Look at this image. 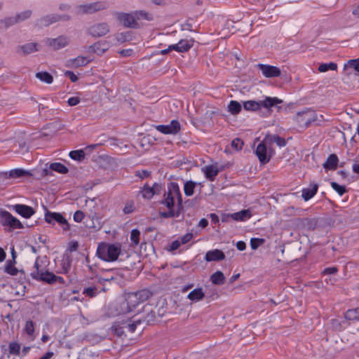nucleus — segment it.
I'll return each instance as SVG.
<instances>
[{
    "instance_id": "1",
    "label": "nucleus",
    "mask_w": 359,
    "mask_h": 359,
    "mask_svg": "<svg viewBox=\"0 0 359 359\" xmlns=\"http://www.w3.org/2000/svg\"><path fill=\"white\" fill-rule=\"evenodd\" d=\"M154 313L151 311L144 319L134 316L131 319L128 318L127 320H117L113 324L112 330L118 336H121L125 334L126 331L133 332L137 325H140L144 322H146V324H149L151 321L154 320Z\"/></svg>"
},
{
    "instance_id": "2",
    "label": "nucleus",
    "mask_w": 359,
    "mask_h": 359,
    "mask_svg": "<svg viewBox=\"0 0 359 359\" xmlns=\"http://www.w3.org/2000/svg\"><path fill=\"white\" fill-rule=\"evenodd\" d=\"M163 197L161 203L167 208H174L175 198H176L177 200V207L179 209H183L182 194L180 187L176 182H172L168 184V191L164 193Z\"/></svg>"
},
{
    "instance_id": "3",
    "label": "nucleus",
    "mask_w": 359,
    "mask_h": 359,
    "mask_svg": "<svg viewBox=\"0 0 359 359\" xmlns=\"http://www.w3.org/2000/svg\"><path fill=\"white\" fill-rule=\"evenodd\" d=\"M121 253L119 244H108L101 243L98 245L96 255L102 260L106 262L116 261Z\"/></svg>"
},
{
    "instance_id": "4",
    "label": "nucleus",
    "mask_w": 359,
    "mask_h": 359,
    "mask_svg": "<svg viewBox=\"0 0 359 359\" xmlns=\"http://www.w3.org/2000/svg\"><path fill=\"white\" fill-rule=\"evenodd\" d=\"M34 268L36 269L35 271L31 273V276L32 278L36 280L47 283L48 284H53L57 282H59L60 283H64V279L62 277L57 276L53 273L49 272L48 271H43L42 269H39L38 259L34 263Z\"/></svg>"
},
{
    "instance_id": "5",
    "label": "nucleus",
    "mask_w": 359,
    "mask_h": 359,
    "mask_svg": "<svg viewBox=\"0 0 359 359\" xmlns=\"http://www.w3.org/2000/svg\"><path fill=\"white\" fill-rule=\"evenodd\" d=\"M117 22L125 28L139 29L140 25L136 20L135 11L130 13L114 12Z\"/></svg>"
},
{
    "instance_id": "6",
    "label": "nucleus",
    "mask_w": 359,
    "mask_h": 359,
    "mask_svg": "<svg viewBox=\"0 0 359 359\" xmlns=\"http://www.w3.org/2000/svg\"><path fill=\"white\" fill-rule=\"evenodd\" d=\"M109 8V4L104 1H97L77 6L78 14L93 15L95 13L104 11Z\"/></svg>"
},
{
    "instance_id": "7",
    "label": "nucleus",
    "mask_w": 359,
    "mask_h": 359,
    "mask_svg": "<svg viewBox=\"0 0 359 359\" xmlns=\"http://www.w3.org/2000/svg\"><path fill=\"white\" fill-rule=\"evenodd\" d=\"M0 224L4 226H8L10 230L23 229V224L16 217H13L8 211L0 209Z\"/></svg>"
},
{
    "instance_id": "8",
    "label": "nucleus",
    "mask_w": 359,
    "mask_h": 359,
    "mask_svg": "<svg viewBox=\"0 0 359 359\" xmlns=\"http://www.w3.org/2000/svg\"><path fill=\"white\" fill-rule=\"evenodd\" d=\"M110 32V27L107 22L94 23L88 27L86 33L93 38L105 36Z\"/></svg>"
},
{
    "instance_id": "9",
    "label": "nucleus",
    "mask_w": 359,
    "mask_h": 359,
    "mask_svg": "<svg viewBox=\"0 0 359 359\" xmlns=\"http://www.w3.org/2000/svg\"><path fill=\"white\" fill-rule=\"evenodd\" d=\"M45 221L52 224H55V222L58 223L64 231H69L70 229V225L67 220L59 212L47 211L45 214Z\"/></svg>"
},
{
    "instance_id": "10",
    "label": "nucleus",
    "mask_w": 359,
    "mask_h": 359,
    "mask_svg": "<svg viewBox=\"0 0 359 359\" xmlns=\"http://www.w3.org/2000/svg\"><path fill=\"white\" fill-rule=\"evenodd\" d=\"M316 120V114L315 111L307 109L302 111L297 112L296 115V121L301 126L305 128L309 127L311 123Z\"/></svg>"
},
{
    "instance_id": "11",
    "label": "nucleus",
    "mask_w": 359,
    "mask_h": 359,
    "mask_svg": "<svg viewBox=\"0 0 359 359\" xmlns=\"http://www.w3.org/2000/svg\"><path fill=\"white\" fill-rule=\"evenodd\" d=\"M69 37L61 35L55 39L48 38L46 40V43L54 50H57L67 46L69 43Z\"/></svg>"
},
{
    "instance_id": "12",
    "label": "nucleus",
    "mask_w": 359,
    "mask_h": 359,
    "mask_svg": "<svg viewBox=\"0 0 359 359\" xmlns=\"http://www.w3.org/2000/svg\"><path fill=\"white\" fill-rule=\"evenodd\" d=\"M156 129L165 135H176L180 130V123L177 120H172L168 125H158Z\"/></svg>"
},
{
    "instance_id": "13",
    "label": "nucleus",
    "mask_w": 359,
    "mask_h": 359,
    "mask_svg": "<svg viewBox=\"0 0 359 359\" xmlns=\"http://www.w3.org/2000/svg\"><path fill=\"white\" fill-rule=\"evenodd\" d=\"M257 67L262 71L263 75L266 78L277 77L280 75V69L275 66L258 64Z\"/></svg>"
},
{
    "instance_id": "14",
    "label": "nucleus",
    "mask_w": 359,
    "mask_h": 359,
    "mask_svg": "<svg viewBox=\"0 0 359 359\" xmlns=\"http://www.w3.org/2000/svg\"><path fill=\"white\" fill-rule=\"evenodd\" d=\"M266 144H269L265 142L264 139L263 141L257 145V149L255 150V154L257 155L259 162L262 164L267 163L271 158L270 155H267Z\"/></svg>"
},
{
    "instance_id": "15",
    "label": "nucleus",
    "mask_w": 359,
    "mask_h": 359,
    "mask_svg": "<svg viewBox=\"0 0 359 359\" xmlns=\"http://www.w3.org/2000/svg\"><path fill=\"white\" fill-rule=\"evenodd\" d=\"M30 172L22 168H16L8 172H0V178L4 179H17L25 176H31Z\"/></svg>"
},
{
    "instance_id": "16",
    "label": "nucleus",
    "mask_w": 359,
    "mask_h": 359,
    "mask_svg": "<svg viewBox=\"0 0 359 359\" xmlns=\"http://www.w3.org/2000/svg\"><path fill=\"white\" fill-rule=\"evenodd\" d=\"M109 49V43L106 41H99L88 47V52L96 53L98 55H102Z\"/></svg>"
},
{
    "instance_id": "17",
    "label": "nucleus",
    "mask_w": 359,
    "mask_h": 359,
    "mask_svg": "<svg viewBox=\"0 0 359 359\" xmlns=\"http://www.w3.org/2000/svg\"><path fill=\"white\" fill-rule=\"evenodd\" d=\"M12 208L25 218H29L35 213L34 208L23 204L14 205L12 206Z\"/></svg>"
},
{
    "instance_id": "18",
    "label": "nucleus",
    "mask_w": 359,
    "mask_h": 359,
    "mask_svg": "<svg viewBox=\"0 0 359 359\" xmlns=\"http://www.w3.org/2000/svg\"><path fill=\"white\" fill-rule=\"evenodd\" d=\"M37 46L38 44L34 42L18 46L16 47V52L20 55L25 56L38 51Z\"/></svg>"
},
{
    "instance_id": "19",
    "label": "nucleus",
    "mask_w": 359,
    "mask_h": 359,
    "mask_svg": "<svg viewBox=\"0 0 359 359\" xmlns=\"http://www.w3.org/2000/svg\"><path fill=\"white\" fill-rule=\"evenodd\" d=\"M140 302L138 300V297L136 295L135 292H130L126 294L125 302L123 303V305H126V311H131L133 309H135L138 304H140Z\"/></svg>"
},
{
    "instance_id": "20",
    "label": "nucleus",
    "mask_w": 359,
    "mask_h": 359,
    "mask_svg": "<svg viewBox=\"0 0 359 359\" xmlns=\"http://www.w3.org/2000/svg\"><path fill=\"white\" fill-rule=\"evenodd\" d=\"M283 100L278 97H266L264 100L259 101L260 109L264 107L268 110L270 114L271 111V107L276 106L278 104L283 103Z\"/></svg>"
},
{
    "instance_id": "21",
    "label": "nucleus",
    "mask_w": 359,
    "mask_h": 359,
    "mask_svg": "<svg viewBox=\"0 0 359 359\" xmlns=\"http://www.w3.org/2000/svg\"><path fill=\"white\" fill-rule=\"evenodd\" d=\"M59 14H50L45 15L40 19H39L36 22L37 25L39 27H47L50 25L57 22L59 21Z\"/></svg>"
},
{
    "instance_id": "22",
    "label": "nucleus",
    "mask_w": 359,
    "mask_h": 359,
    "mask_svg": "<svg viewBox=\"0 0 359 359\" xmlns=\"http://www.w3.org/2000/svg\"><path fill=\"white\" fill-rule=\"evenodd\" d=\"M225 259L224 253L218 249L209 250L206 252L205 259L207 262H218Z\"/></svg>"
},
{
    "instance_id": "23",
    "label": "nucleus",
    "mask_w": 359,
    "mask_h": 359,
    "mask_svg": "<svg viewBox=\"0 0 359 359\" xmlns=\"http://www.w3.org/2000/svg\"><path fill=\"white\" fill-rule=\"evenodd\" d=\"M338 161L337 156L332 154L327 157L323 166L325 170H334L337 168Z\"/></svg>"
},
{
    "instance_id": "24",
    "label": "nucleus",
    "mask_w": 359,
    "mask_h": 359,
    "mask_svg": "<svg viewBox=\"0 0 359 359\" xmlns=\"http://www.w3.org/2000/svg\"><path fill=\"white\" fill-rule=\"evenodd\" d=\"M318 189V184L316 183H313L310 185L309 187L304 189L302 190V198L306 201H309L316 194Z\"/></svg>"
},
{
    "instance_id": "25",
    "label": "nucleus",
    "mask_w": 359,
    "mask_h": 359,
    "mask_svg": "<svg viewBox=\"0 0 359 359\" xmlns=\"http://www.w3.org/2000/svg\"><path fill=\"white\" fill-rule=\"evenodd\" d=\"M202 170L203 171L206 178L210 181H213L215 177L219 173L218 168L213 165L205 166L202 168Z\"/></svg>"
},
{
    "instance_id": "26",
    "label": "nucleus",
    "mask_w": 359,
    "mask_h": 359,
    "mask_svg": "<svg viewBox=\"0 0 359 359\" xmlns=\"http://www.w3.org/2000/svg\"><path fill=\"white\" fill-rule=\"evenodd\" d=\"M265 142L271 144L273 142L279 147H284L286 144V141L284 138L276 135H267L264 137Z\"/></svg>"
},
{
    "instance_id": "27",
    "label": "nucleus",
    "mask_w": 359,
    "mask_h": 359,
    "mask_svg": "<svg viewBox=\"0 0 359 359\" xmlns=\"http://www.w3.org/2000/svg\"><path fill=\"white\" fill-rule=\"evenodd\" d=\"M231 217L233 220L236 221H245L249 219L252 216L251 211L249 209L243 210L240 212H234L231 214Z\"/></svg>"
},
{
    "instance_id": "28",
    "label": "nucleus",
    "mask_w": 359,
    "mask_h": 359,
    "mask_svg": "<svg viewBox=\"0 0 359 359\" xmlns=\"http://www.w3.org/2000/svg\"><path fill=\"white\" fill-rule=\"evenodd\" d=\"M210 280L214 285H222L225 283L226 278L222 271H217L210 276Z\"/></svg>"
},
{
    "instance_id": "29",
    "label": "nucleus",
    "mask_w": 359,
    "mask_h": 359,
    "mask_svg": "<svg viewBox=\"0 0 359 359\" xmlns=\"http://www.w3.org/2000/svg\"><path fill=\"white\" fill-rule=\"evenodd\" d=\"M90 62V60H88L86 57L83 56H78L76 58L72 59L68 61L69 62V65L73 67H79L86 66Z\"/></svg>"
},
{
    "instance_id": "30",
    "label": "nucleus",
    "mask_w": 359,
    "mask_h": 359,
    "mask_svg": "<svg viewBox=\"0 0 359 359\" xmlns=\"http://www.w3.org/2000/svg\"><path fill=\"white\" fill-rule=\"evenodd\" d=\"M205 297V294L201 288H196L190 292L188 294V299L193 302L202 300Z\"/></svg>"
},
{
    "instance_id": "31",
    "label": "nucleus",
    "mask_w": 359,
    "mask_h": 359,
    "mask_svg": "<svg viewBox=\"0 0 359 359\" xmlns=\"http://www.w3.org/2000/svg\"><path fill=\"white\" fill-rule=\"evenodd\" d=\"M168 211L167 212H160V217L162 218H170V217H178L182 209H179L177 207V209L175 210L173 208H168Z\"/></svg>"
},
{
    "instance_id": "32",
    "label": "nucleus",
    "mask_w": 359,
    "mask_h": 359,
    "mask_svg": "<svg viewBox=\"0 0 359 359\" xmlns=\"http://www.w3.org/2000/svg\"><path fill=\"white\" fill-rule=\"evenodd\" d=\"M198 183L193 182L191 180L187 181L184 183V191L186 196H191L194 194V189L196 188ZM201 183H198V185H201Z\"/></svg>"
},
{
    "instance_id": "33",
    "label": "nucleus",
    "mask_w": 359,
    "mask_h": 359,
    "mask_svg": "<svg viewBox=\"0 0 359 359\" xmlns=\"http://www.w3.org/2000/svg\"><path fill=\"white\" fill-rule=\"evenodd\" d=\"M36 77L41 81L47 84H50L53 82V76L47 72H40L36 74Z\"/></svg>"
},
{
    "instance_id": "34",
    "label": "nucleus",
    "mask_w": 359,
    "mask_h": 359,
    "mask_svg": "<svg viewBox=\"0 0 359 359\" xmlns=\"http://www.w3.org/2000/svg\"><path fill=\"white\" fill-rule=\"evenodd\" d=\"M243 107L247 111H256L260 109L259 101L248 100L243 102Z\"/></svg>"
},
{
    "instance_id": "35",
    "label": "nucleus",
    "mask_w": 359,
    "mask_h": 359,
    "mask_svg": "<svg viewBox=\"0 0 359 359\" xmlns=\"http://www.w3.org/2000/svg\"><path fill=\"white\" fill-rule=\"evenodd\" d=\"M344 317L347 320H356L359 321V310L358 308L348 310Z\"/></svg>"
},
{
    "instance_id": "36",
    "label": "nucleus",
    "mask_w": 359,
    "mask_h": 359,
    "mask_svg": "<svg viewBox=\"0 0 359 359\" xmlns=\"http://www.w3.org/2000/svg\"><path fill=\"white\" fill-rule=\"evenodd\" d=\"M50 169L57 172L61 174H66L68 172V168L63 164L60 163H52L50 166Z\"/></svg>"
},
{
    "instance_id": "37",
    "label": "nucleus",
    "mask_w": 359,
    "mask_h": 359,
    "mask_svg": "<svg viewBox=\"0 0 359 359\" xmlns=\"http://www.w3.org/2000/svg\"><path fill=\"white\" fill-rule=\"evenodd\" d=\"M135 294L138 297L140 303H142L147 301L152 295V293L149 290L147 289L135 292Z\"/></svg>"
},
{
    "instance_id": "38",
    "label": "nucleus",
    "mask_w": 359,
    "mask_h": 359,
    "mask_svg": "<svg viewBox=\"0 0 359 359\" xmlns=\"http://www.w3.org/2000/svg\"><path fill=\"white\" fill-rule=\"evenodd\" d=\"M15 261L8 260L6 262V264L5 266V272L11 275V276H15L18 273V270L17 268L15 267L14 263Z\"/></svg>"
},
{
    "instance_id": "39",
    "label": "nucleus",
    "mask_w": 359,
    "mask_h": 359,
    "mask_svg": "<svg viewBox=\"0 0 359 359\" xmlns=\"http://www.w3.org/2000/svg\"><path fill=\"white\" fill-rule=\"evenodd\" d=\"M229 111L233 115L238 114L241 111V104L234 100H231L228 106Z\"/></svg>"
},
{
    "instance_id": "40",
    "label": "nucleus",
    "mask_w": 359,
    "mask_h": 359,
    "mask_svg": "<svg viewBox=\"0 0 359 359\" xmlns=\"http://www.w3.org/2000/svg\"><path fill=\"white\" fill-rule=\"evenodd\" d=\"M135 14L137 21L141 19H144L148 21L153 20V15L151 13L145 12L144 11H135Z\"/></svg>"
},
{
    "instance_id": "41",
    "label": "nucleus",
    "mask_w": 359,
    "mask_h": 359,
    "mask_svg": "<svg viewBox=\"0 0 359 359\" xmlns=\"http://www.w3.org/2000/svg\"><path fill=\"white\" fill-rule=\"evenodd\" d=\"M337 69V65L334 62H330V63H323L320 64L318 67V70L320 72H325L330 70H336Z\"/></svg>"
},
{
    "instance_id": "42",
    "label": "nucleus",
    "mask_w": 359,
    "mask_h": 359,
    "mask_svg": "<svg viewBox=\"0 0 359 359\" xmlns=\"http://www.w3.org/2000/svg\"><path fill=\"white\" fill-rule=\"evenodd\" d=\"M69 156L71 158L81 161L85 158V153L83 150H76V151H72L69 152Z\"/></svg>"
},
{
    "instance_id": "43",
    "label": "nucleus",
    "mask_w": 359,
    "mask_h": 359,
    "mask_svg": "<svg viewBox=\"0 0 359 359\" xmlns=\"http://www.w3.org/2000/svg\"><path fill=\"white\" fill-rule=\"evenodd\" d=\"M9 353L12 355H18L20 351V344L17 342H11L8 346Z\"/></svg>"
},
{
    "instance_id": "44",
    "label": "nucleus",
    "mask_w": 359,
    "mask_h": 359,
    "mask_svg": "<svg viewBox=\"0 0 359 359\" xmlns=\"http://www.w3.org/2000/svg\"><path fill=\"white\" fill-rule=\"evenodd\" d=\"M179 45L180 50H182L181 53L188 51L193 46L192 41H189L184 39L180 40L179 41Z\"/></svg>"
},
{
    "instance_id": "45",
    "label": "nucleus",
    "mask_w": 359,
    "mask_h": 359,
    "mask_svg": "<svg viewBox=\"0 0 359 359\" xmlns=\"http://www.w3.org/2000/svg\"><path fill=\"white\" fill-rule=\"evenodd\" d=\"M142 195L144 198L150 199L154 196V192L151 191V187L146 184L142 190Z\"/></svg>"
},
{
    "instance_id": "46",
    "label": "nucleus",
    "mask_w": 359,
    "mask_h": 359,
    "mask_svg": "<svg viewBox=\"0 0 359 359\" xmlns=\"http://www.w3.org/2000/svg\"><path fill=\"white\" fill-rule=\"evenodd\" d=\"M132 39V32L130 31H127L123 33H120L117 36V40L121 42H125L131 40Z\"/></svg>"
},
{
    "instance_id": "47",
    "label": "nucleus",
    "mask_w": 359,
    "mask_h": 359,
    "mask_svg": "<svg viewBox=\"0 0 359 359\" xmlns=\"http://www.w3.org/2000/svg\"><path fill=\"white\" fill-rule=\"evenodd\" d=\"M331 187L332 188L336 191L339 196H342L346 192V189L345 186L339 185L335 182H331Z\"/></svg>"
},
{
    "instance_id": "48",
    "label": "nucleus",
    "mask_w": 359,
    "mask_h": 359,
    "mask_svg": "<svg viewBox=\"0 0 359 359\" xmlns=\"http://www.w3.org/2000/svg\"><path fill=\"white\" fill-rule=\"evenodd\" d=\"M32 15V11L27 10L25 11L20 13H18L15 15L18 22H20L21 21H24L27 19H28Z\"/></svg>"
},
{
    "instance_id": "49",
    "label": "nucleus",
    "mask_w": 359,
    "mask_h": 359,
    "mask_svg": "<svg viewBox=\"0 0 359 359\" xmlns=\"http://www.w3.org/2000/svg\"><path fill=\"white\" fill-rule=\"evenodd\" d=\"M140 231L138 229H133L130 233V240L135 245L139 244Z\"/></svg>"
},
{
    "instance_id": "50",
    "label": "nucleus",
    "mask_w": 359,
    "mask_h": 359,
    "mask_svg": "<svg viewBox=\"0 0 359 359\" xmlns=\"http://www.w3.org/2000/svg\"><path fill=\"white\" fill-rule=\"evenodd\" d=\"M264 239L263 238H252L250 240V246L252 250L257 249L260 245H262L264 243Z\"/></svg>"
},
{
    "instance_id": "51",
    "label": "nucleus",
    "mask_w": 359,
    "mask_h": 359,
    "mask_svg": "<svg viewBox=\"0 0 359 359\" xmlns=\"http://www.w3.org/2000/svg\"><path fill=\"white\" fill-rule=\"evenodd\" d=\"M25 330L28 335H32L34 332V322L32 320H27L25 324Z\"/></svg>"
},
{
    "instance_id": "52",
    "label": "nucleus",
    "mask_w": 359,
    "mask_h": 359,
    "mask_svg": "<svg viewBox=\"0 0 359 359\" xmlns=\"http://www.w3.org/2000/svg\"><path fill=\"white\" fill-rule=\"evenodd\" d=\"M1 22L5 24V27L6 28H8L10 26H12L16 23H18L15 16L6 18L5 19L1 20Z\"/></svg>"
},
{
    "instance_id": "53",
    "label": "nucleus",
    "mask_w": 359,
    "mask_h": 359,
    "mask_svg": "<svg viewBox=\"0 0 359 359\" xmlns=\"http://www.w3.org/2000/svg\"><path fill=\"white\" fill-rule=\"evenodd\" d=\"M123 210L125 214L133 212L134 210V202L133 201H127Z\"/></svg>"
},
{
    "instance_id": "54",
    "label": "nucleus",
    "mask_w": 359,
    "mask_h": 359,
    "mask_svg": "<svg viewBox=\"0 0 359 359\" xmlns=\"http://www.w3.org/2000/svg\"><path fill=\"white\" fill-rule=\"evenodd\" d=\"M83 294H86L87 296L90 297H95L97 294V287H86L83 290Z\"/></svg>"
},
{
    "instance_id": "55",
    "label": "nucleus",
    "mask_w": 359,
    "mask_h": 359,
    "mask_svg": "<svg viewBox=\"0 0 359 359\" xmlns=\"http://www.w3.org/2000/svg\"><path fill=\"white\" fill-rule=\"evenodd\" d=\"M150 175H151V171H149L147 170H137V171H135V176L139 177L141 179L147 178Z\"/></svg>"
},
{
    "instance_id": "56",
    "label": "nucleus",
    "mask_w": 359,
    "mask_h": 359,
    "mask_svg": "<svg viewBox=\"0 0 359 359\" xmlns=\"http://www.w3.org/2000/svg\"><path fill=\"white\" fill-rule=\"evenodd\" d=\"M85 215L83 211L77 210L74 214V220L76 222H81L84 218Z\"/></svg>"
},
{
    "instance_id": "57",
    "label": "nucleus",
    "mask_w": 359,
    "mask_h": 359,
    "mask_svg": "<svg viewBox=\"0 0 359 359\" xmlns=\"http://www.w3.org/2000/svg\"><path fill=\"white\" fill-rule=\"evenodd\" d=\"M348 65L359 73V57L354 60H349Z\"/></svg>"
},
{
    "instance_id": "58",
    "label": "nucleus",
    "mask_w": 359,
    "mask_h": 359,
    "mask_svg": "<svg viewBox=\"0 0 359 359\" xmlns=\"http://www.w3.org/2000/svg\"><path fill=\"white\" fill-rule=\"evenodd\" d=\"M243 144V142L238 138L234 139L231 142V147L235 148L236 150L241 149Z\"/></svg>"
},
{
    "instance_id": "59",
    "label": "nucleus",
    "mask_w": 359,
    "mask_h": 359,
    "mask_svg": "<svg viewBox=\"0 0 359 359\" xmlns=\"http://www.w3.org/2000/svg\"><path fill=\"white\" fill-rule=\"evenodd\" d=\"M337 271H338V269L336 266L328 267V268H325L323 270V274L324 276H329V275H332V274H335Z\"/></svg>"
},
{
    "instance_id": "60",
    "label": "nucleus",
    "mask_w": 359,
    "mask_h": 359,
    "mask_svg": "<svg viewBox=\"0 0 359 359\" xmlns=\"http://www.w3.org/2000/svg\"><path fill=\"white\" fill-rule=\"evenodd\" d=\"M80 102V98L79 97H72L68 99L67 103L69 106H76Z\"/></svg>"
},
{
    "instance_id": "61",
    "label": "nucleus",
    "mask_w": 359,
    "mask_h": 359,
    "mask_svg": "<svg viewBox=\"0 0 359 359\" xmlns=\"http://www.w3.org/2000/svg\"><path fill=\"white\" fill-rule=\"evenodd\" d=\"M65 75L69 77L72 82H76L78 81L77 76L72 71H66Z\"/></svg>"
},
{
    "instance_id": "62",
    "label": "nucleus",
    "mask_w": 359,
    "mask_h": 359,
    "mask_svg": "<svg viewBox=\"0 0 359 359\" xmlns=\"http://www.w3.org/2000/svg\"><path fill=\"white\" fill-rule=\"evenodd\" d=\"M193 238V234L191 233H187L181 238V243L182 244H186L189 241L191 240Z\"/></svg>"
},
{
    "instance_id": "63",
    "label": "nucleus",
    "mask_w": 359,
    "mask_h": 359,
    "mask_svg": "<svg viewBox=\"0 0 359 359\" xmlns=\"http://www.w3.org/2000/svg\"><path fill=\"white\" fill-rule=\"evenodd\" d=\"M151 191L154 192V196L155 194H159L161 193V184L155 182L152 187H151Z\"/></svg>"
},
{
    "instance_id": "64",
    "label": "nucleus",
    "mask_w": 359,
    "mask_h": 359,
    "mask_svg": "<svg viewBox=\"0 0 359 359\" xmlns=\"http://www.w3.org/2000/svg\"><path fill=\"white\" fill-rule=\"evenodd\" d=\"M180 246V242L179 241H175L172 243L170 250L173 251L179 248Z\"/></svg>"
}]
</instances>
